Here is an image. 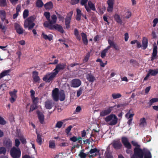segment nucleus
<instances>
[{
  "label": "nucleus",
  "instance_id": "obj_57",
  "mask_svg": "<svg viewBox=\"0 0 158 158\" xmlns=\"http://www.w3.org/2000/svg\"><path fill=\"white\" fill-rule=\"evenodd\" d=\"M53 24H50V22H49V23H48L47 22H45L44 23V26L46 27H47L50 29V27L52 26Z\"/></svg>",
  "mask_w": 158,
  "mask_h": 158
},
{
  "label": "nucleus",
  "instance_id": "obj_46",
  "mask_svg": "<svg viewBox=\"0 0 158 158\" xmlns=\"http://www.w3.org/2000/svg\"><path fill=\"white\" fill-rule=\"evenodd\" d=\"M99 152L100 150H98L96 148H94L91 149L89 152L90 154H92L95 153H99Z\"/></svg>",
  "mask_w": 158,
  "mask_h": 158
},
{
  "label": "nucleus",
  "instance_id": "obj_51",
  "mask_svg": "<svg viewBox=\"0 0 158 158\" xmlns=\"http://www.w3.org/2000/svg\"><path fill=\"white\" fill-rule=\"evenodd\" d=\"M83 90V88L80 87V89H79L77 91V97H78L82 94Z\"/></svg>",
  "mask_w": 158,
  "mask_h": 158
},
{
  "label": "nucleus",
  "instance_id": "obj_62",
  "mask_svg": "<svg viewBox=\"0 0 158 158\" xmlns=\"http://www.w3.org/2000/svg\"><path fill=\"white\" fill-rule=\"evenodd\" d=\"M28 15V11L27 10H25L23 13V17L25 19L27 17Z\"/></svg>",
  "mask_w": 158,
  "mask_h": 158
},
{
  "label": "nucleus",
  "instance_id": "obj_18",
  "mask_svg": "<svg viewBox=\"0 0 158 158\" xmlns=\"http://www.w3.org/2000/svg\"><path fill=\"white\" fill-rule=\"evenodd\" d=\"M15 27L16 32L19 34H22L23 33L24 30L21 26L17 23H15Z\"/></svg>",
  "mask_w": 158,
  "mask_h": 158
},
{
  "label": "nucleus",
  "instance_id": "obj_27",
  "mask_svg": "<svg viewBox=\"0 0 158 158\" xmlns=\"http://www.w3.org/2000/svg\"><path fill=\"white\" fill-rule=\"evenodd\" d=\"M71 19L70 17H66L65 19V24L66 27L67 29H69L70 27L69 24L70 23Z\"/></svg>",
  "mask_w": 158,
  "mask_h": 158
},
{
  "label": "nucleus",
  "instance_id": "obj_6",
  "mask_svg": "<svg viewBox=\"0 0 158 158\" xmlns=\"http://www.w3.org/2000/svg\"><path fill=\"white\" fill-rule=\"evenodd\" d=\"M59 89L56 88L52 91V97L53 100L56 102H57L59 100Z\"/></svg>",
  "mask_w": 158,
  "mask_h": 158
},
{
  "label": "nucleus",
  "instance_id": "obj_3",
  "mask_svg": "<svg viewBox=\"0 0 158 158\" xmlns=\"http://www.w3.org/2000/svg\"><path fill=\"white\" fill-rule=\"evenodd\" d=\"M35 18L34 16H31L25 20L24 23V27L25 28H28L29 30H31L35 25L33 23Z\"/></svg>",
  "mask_w": 158,
  "mask_h": 158
},
{
  "label": "nucleus",
  "instance_id": "obj_10",
  "mask_svg": "<svg viewBox=\"0 0 158 158\" xmlns=\"http://www.w3.org/2000/svg\"><path fill=\"white\" fill-rule=\"evenodd\" d=\"M81 82L80 80L78 79H73L71 81V87L73 88H77L80 86Z\"/></svg>",
  "mask_w": 158,
  "mask_h": 158
},
{
  "label": "nucleus",
  "instance_id": "obj_15",
  "mask_svg": "<svg viewBox=\"0 0 158 158\" xmlns=\"http://www.w3.org/2000/svg\"><path fill=\"white\" fill-rule=\"evenodd\" d=\"M3 145L6 148H9L12 147V141L10 139L6 138L4 140Z\"/></svg>",
  "mask_w": 158,
  "mask_h": 158
},
{
  "label": "nucleus",
  "instance_id": "obj_1",
  "mask_svg": "<svg viewBox=\"0 0 158 158\" xmlns=\"http://www.w3.org/2000/svg\"><path fill=\"white\" fill-rule=\"evenodd\" d=\"M152 155L149 150L146 148H134V154L131 158H151Z\"/></svg>",
  "mask_w": 158,
  "mask_h": 158
},
{
  "label": "nucleus",
  "instance_id": "obj_28",
  "mask_svg": "<svg viewBox=\"0 0 158 158\" xmlns=\"http://www.w3.org/2000/svg\"><path fill=\"white\" fill-rule=\"evenodd\" d=\"M81 35L84 44L85 45L87 44L88 43V40L86 35L83 32L82 33Z\"/></svg>",
  "mask_w": 158,
  "mask_h": 158
},
{
  "label": "nucleus",
  "instance_id": "obj_4",
  "mask_svg": "<svg viewBox=\"0 0 158 158\" xmlns=\"http://www.w3.org/2000/svg\"><path fill=\"white\" fill-rule=\"evenodd\" d=\"M10 154L12 158H20L21 156V151L19 148L13 147L10 149Z\"/></svg>",
  "mask_w": 158,
  "mask_h": 158
},
{
  "label": "nucleus",
  "instance_id": "obj_38",
  "mask_svg": "<svg viewBox=\"0 0 158 158\" xmlns=\"http://www.w3.org/2000/svg\"><path fill=\"white\" fill-rule=\"evenodd\" d=\"M157 50H153L152 54V56L151 57V60L152 61H153L156 58V57H157Z\"/></svg>",
  "mask_w": 158,
  "mask_h": 158
},
{
  "label": "nucleus",
  "instance_id": "obj_56",
  "mask_svg": "<svg viewBox=\"0 0 158 158\" xmlns=\"http://www.w3.org/2000/svg\"><path fill=\"white\" fill-rule=\"evenodd\" d=\"M127 148V149L126 150V152L128 154H131L132 153V150L131 149V148L132 147L131 145L129 147H125Z\"/></svg>",
  "mask_w": 158,
  "mask_h": 158
},
{
  "label": "nucleus",
  "instance_id": "obj_17",
  "mask_svg": "<svg viewBox=\"0 0 158 158\" xmlns=\"http://www.w3.org/2000/svg\"><path fill=\"white\" fill-rule=\"evenodd\" d=\"M54 29L58 30L61 33H63L64 32V30L62 27L58 24L53 25L50 28V29Z\"/></svg>",
  "mask_w": 158,
  "mask_h": 158
},
{
  "label": "nucleus",
  "instance_id": "obj_49",
  "mask_svg": "<svg viewBox=\"0 0 158 158\" xmlns=\"http://www.w3.org/2000/svg\"><path fill=\"white\" fill-rule=\"evenodd\" d=\"M88 6L89 8L93 10H94L95 9V7L93 4L90 1H89L88 2Z\"/></svg>",
  "mask_w": 158,
  "mask_h": 158
},
{
  "label": "nucleus",
  "instance_id": "obj_50",
  "mask_svg": "<svg viewBox=\"0 0 158 158\" xmlns=\"http://www.w3.org/2000/svg\"><path fill=\"white\" fill-rule=\"evenodd\" d=\"M31 100L32 101V104H37L38 103L39 98L36 97L31 98Z\"/></svg>",
  "mask_w": 158,
  "mask_h": 158
},
{
  "label": "nucleus",
  "instance_id": "obj_22",
  "mask_svg": "<svg viewBox=\"0 0 158 158\" xmlns=\"http://www.w3.org/2000/svg\"><path fill=\"white\" fill-rule=\"evenodd\" d=\"M10 69L6 70H4L2 73H0V80L2 77L10 75Z\"/></svg>",
  "mask_w": 158,
  "mask_h": 158
},
{
  "label": "nucleus",
  "instance_id": "obj_39",
  "mask_svg": "<svg viewBox=\"0 0 158 158\" xmlns=\"http://www.w3.org/2000/svg\"><path fill=\"white\" fill-rule=\"evenodd\" d=\"M37 104H31V107L30 108L29 112H32L34 110L36 109L37 108Z\"/></svg>",
  "mask_w": 158,
  "mask_h": 158
},
{
  "label": "nucleus",
  "instance_id": "obj_63",
  "mask_svg": "<svg viewBox=\"0 0 158 158\" xmlns=\"http://www.w3.org/2000/svg\"><path fill=\"white\" fill-rule=\"evenodd\" d=\"M0 28L2 30H3L4 32H5L6 28V26L4 25L3 23H0Z\"/></svg>",
  "mask_w": 158,
  "mask_h": 158
},
{
  "label": "nucleus",
  "instance_id": "obj_2",
  "mask_svg": "<svg viewBox=\"0 0 158 158\" xmlns=\"http://www.w3.org/2000/svg\"><path fill=\"white\" fill-rule=\"evenodd\" d=\"M118 118L115 114H111L105 118L106 122L108 123V124L110 126H114L117 124Z\"/></svg>",
  "mask_w": 158,
  "mask_h": 158
},
{
  "label": "nucleus",
  "instance_id": "obj_48",
  "mask_svg": "<svg viewBox=\"0 0 158 158\" xmlns=\"http://www.w3.org/2000/svg\"><path fill=\"white\" fill-rule=\"evenodd\" d=\"M131 143L133 146L135 147V148H140V145L138 144L137 142L132 140Z\"/></svg>",
  "mask_w": 158,
  "mask_h": 158
},
{
  "label": "nucleus",
  "instance_id": "obj_40",
  "mask_svg": "<svg viewBox=\"0 0 158 158\" xmlns=\"http://www.w3.org/2000/svg\"><path fill=\"white\" fill-rule=\"evenodd\" d=\"M6 152V148L4 147H0V154L5 155Z\"/></svg>",
  "mask_w": 158,
  "mask_h": 158
},
{
  "label": "nucleus",
  "instance_id": "obj_14",
  "mask_svg": "<svg viewBox=\"0 0 158 158\" xmlns=\"http://www.w3.org/2000/svg\"><path fill=\"white\" fill-rule=\"evenodd\" d=\"M32 74L33 81L35 82H39L40 81V78L38 76V72L36 71H33Z\"/></svg>",
  "mask_w": 158,
  "mask_h": 158
},
{
  "label": "nucleus",
  "instance_id": "obj_19",
  "mask_svg": "<svg viewBox=\"0 0 158 158\" xmlns=\"http://www.w3.org/2000/svg\"><path fill=\"white\" fill-rule=\"evenodd\" d=\"M122 142L125 147H129L131 145L129 142L128 139L126 137H123L122 138Z\"/></svg>",
  "mask_w": 158,
  "mask_h": 158
},
{
  "label": "nucleus",
  "instance_id": "obj_44",
  "mask_svg": "<svg viewBox=\"0 0 158 158\" xmlns=\"http://www.w3.org/2000/svg\"><path fill=\"white\" fill-rule=\"evenodd\" d=\"M74 34L76 36L77 38L79 40H81V37L79 35V31L76 28H75L74 30Z\"/></svg>",
  "mask_w": 158,
  "mask_h": 158
},
{
  "label": "nucleus",
  "instance_id": "obj_5",
  "mask_svg": "<svg viewBox=\"0 0 158 158\" xmlns=\"http://www.w3.org/2000/svg\"><path fill=\"white\" fill-rule=\"evenodd\" d=\"M58 73L57 72L52 71V73H48L44 76L43 78V80L46 82L50 83L54 79Z\"/></svg>",
  "mask_w": 158,
  "mask_h": 158
},
{
  "label": "nucleus",
  "instance_id": "obj_24",
  "mask_svg": "<svg viewBox=\"0 0 158 158\" xmlns=\"http://www.w3.org/2000/svg\"><path fill=\"white\" fill-rule=\"evenodd\" d=\"M70 140L74 142H76L77 141H78V143H80L82 141V138L80 137H79L77 138L76 137L73 136V137H71L70 139Z\"/></svg>",
  "mask_w": 158,
  "mask_h": 158
},
{
  "label": "nucleus",
  "instance_id": "obj_23",
  "mask_svg": "<svg viewBox=\"0 0 158 158\" xmlns=\"http://www.w3.org/2000/svg\"><path fill=\"white\" fill-rule=\"evenodd\" d=\"M36 134H37L36 142L39 145H41L42 143V135L39 134L37 132H36Z\"/></svg>",
  "mask_w": 158,
  "mask_h": 158
},
{
  "label": "nucleus",
  "instance_id": "obj_60",
  "mask_svg": "<svg viewBox=\"0 0 158 158\" xmlns=\"http://www.w3.org/2000/svg\"><path fill=\"white\" fill-rule=\"evenodd\" d=\"M6 123V121L3 118L0 116V124L4 125Z\"/></svg>",
  "mask_w": 158,
  "mask_h": 158
},
{
  "label": "nucleus",
  "instance_id": "obj_12",
  "mask_svg": "<svg viewBox=\"0 0 158 158\" xmlns=\"http://www.w3.org/2000/svg\"><path fill=\"white\" fill-rule=\"evenodd\" d=\"M54 102L52 100H47L45 102L44 106L46 109L50 110L53 107Z\"/></svg>",
  "mask_w": 158,
  "mask_h": 158
},
{
  "label": "nucleus",
  "instance_id": "obj_20",
  "mask_svg": "<svg viewBox=\"0 0 158 158\" xmlns=\"http://www.w3.org/2000/svg\"><path fill=\"white\" fill-rule=\"evenodd\" d=\"M114 0H108L107 3L108 7L107 8V10L109 12H111L112 11L113 8Z\"/></svg>",
  "mask_w": 158,
  "mask_h": 158
},
{
  "label": "nucleus",
  "instance_id": "obj_7",
  "mask_svg": "<svg viewBox=\"0 0 158 158\" xmlns=\"http://www.w3.org/2000/svg\"><path fill=\"white\" fill-rule=\"evenodd\" d=\"M112 145L113 148L116 150L120 149L122 146L120 140H114L112 143Z\"/></svg>",
  "mask_w": 158,
  "mask_h": 158
},
{
  "label": "nucleus",
  "instance_id": "obj_8",
  "mask_svg": "<svg viewBox=\"0 0 158 158\" xmlns=\"http://www.w3.org/2000/svg\"><path fill=\"white\" fill-rule=\"evenodd\" d=\"M114 107L110 106L107 109L102 110L100 113V116H105L107 115H108L111 113L112 111L113 110V109Z\"/></svg>",
  "mask_w": 158,
  "mask_h": 158
},
{
  "label": "nucleus",
  "instance_id": "obj_21",
  "mask_svg": "<svg viewBox=\"0 0 158 158\" xmlns=\"http://www.w3.org/2000/svg\"><path fill=\"white\" fill-rule=\"evenodd\" d=\"M86 78L87 80L90 83H92L95 80V78L91 73H88L86 75Z\"/></svg>",
  "mask_w": 158,
  "mask_h": 158
},
{
  "label": "nucleus",
  "instance_id": "obj_16",
  "mask_svg": "<svg viewBox=\"0 0 158 158\" xmlns=\"http://www.w3.org/2000/svg\"><path fill=\"white\" fill-rule=\"evenodd\" d=\"M37 114L38 115V118L40 123L42 124H44V115L42 112L39 111H37Z\"/></svg>",
  "mask_w": 158,
  "mask_h": 158
},
{
  "label": "nucleus",
  "instance_id": "obj_26",
  "mask_svg": "<svg viewBox=\"0 0 158 158\" xmlns=\"http://www.w3.org/2000/svg\"><path fill=\"white\" fill-rule=\"evenodd\" d=\"M114 18L116 21L118 23L121 24L122 23V21L121 19L120 16L118 14H115L114 16Z\"/></svg>",
  "mask_w": 158,
  "mask_h": 158
},
{
  "label": "nucleus",
  "instance_id": "obj_36",
  "mask_svg": "<svg viewBox=\"0 0 158 158\" xmlns=\"http://www.w3.org/2000/svg\"><path fill=\"white\" fill-rule=\"evenodd\" d=\"M42 35L44 38L45 40L48 39L49 41H51L52 40V36L51 35L48 36L45 34L44 33H42Z\"/></svg>",
  "mask_w": 158,
  "mask_h": 158
},
{
  "label": "nucleus",
  "instance_id": "obj_61",
  "mask_svg": "<svg viewBox=\"0 0 158 158\" xmlns=\"http://www.w3.org/2000/svg\"><path fill=\"white\" fill-rule=\"evenodd\" d=\"M107 50H103L101 52V56L102 58H104L106 56V53L107 52Z\"/></svg>",
  "mask_w": 158,
  "mask_h": 158
},
{
  "label": "nucleus",
  "instance_id": "obj_59",
  "mask_svg": "<svg viewBox=\"0 0 158 158\" xmlns=\"http://www.w3.org/2000/svg\"><path fill=\"white\" fill-rule=\"evenodd\" d=\"M8 83L7 81H6V83H3L0 85V88H2V89L4 90V89H6L8 88L6 86V84Z\"/></svg>",
  "mask_w": 158,
  "mask_h": 158
},
{
  "label": "nucleus",
  "instance_id": "obj_30",
  "mask_svg": "<svg viewBox=\"0 0 158 158\" xmlns=\"http://www.w3.org/2000/svg\"><path fill=\"white\" fill-rule=\"evenodd\" d=\"M108 42L109 44L110 45V46L112 47V48L115 49H117L118 48V46L110 40H108Z\"/></svg>",
  "mask_w": 158,
  "mask_h": 158
},
{
  "label": "nucleus",
  "instance_id": "obj_45",
  "mask_svg": "<svg viewBox=\"0 0 158 158\" xmlns=\"http://www.w3.org/2000/svg\"><path fill=\"white\" fill-rule=\"evenodd\" d=\"M90 56V52H88L87 53L86 56H85L84 59H83V61H84V62H88Z\"/></svg>",
  "mask_w": 158,
  "mask_h": 158
},
{
  "label": "nucleus",
  "instance_id": "obj_43",
  "mask_svg": "<svg viewBox=\"0 0 158 158\" xmlns=\"http://www.w3.org/2000/svg\"><path fill=\"white\" fill-rule=\"evenodd\" d=\"M44 5V4L41 0H37L36 5L37 7H42Z\"/></svg>",
  "mask_w": 158,
  "mask_h": 158
},
{
  "label": "nucleus",
  "instance_id": "obj_33",
  "mask_svg": "<svg viewBox=\"0 0 158 158\" xmlns=\"http://www.w3.org/2000/svg\"><path fill=\"white\" fill-rule=\"evenodd\" d=\"M146 124V121L145 118H143L140 119V123L139 126L140 127H143Z\"/></svg>",
  "mask_w": 158,
  "mask_h": 158
},
{
  "label": "nucleus",
  "instance_id": "obj_52",
  "mask_svg": "<svg viewBox=\"0 0 158 158\" xmlns=\"http://www.w3.org/2000/svg\"><path fill=\"white\" fill-rule=\"evenodd\" d=\"M84 151V150H81L82 152H81L80 154L78 155V156L80 157L81 158H86V155L83 152Z\"/></svg>",
  "mask_w": 158,
  "mask_h": 158
},
{
  "label": "nucleus",
  "instance_id": "obj_11",
  "mask_svg": "<svg viewBox=\"0 0 158 158\" xmlns=\"http://www.w3.org/2000/svg\"><path fill=\"white\" fill-rule=\"evenodd\" d=\"M17 92V90L14 89L13 91L9 92L10 96H11V98L10 99V102L11 103H13L15 101L16 99L17 98V95H16V93Z\"/></svg>",
  "mask_w": 158,
  "mask_h": 158
},
{
  "label": "nucleus",
  "instance_id": "obj_37",
  "mask_svg": "<svg viewBox=\"0 0 158 158\" xmlns=\"http://www.w3.org/2000/svg\"><path fill=\"white\" fill-rule=\"evenodd\" d=\"M131 111V110H129L128 112L125 115V116L126 118H128V119L132 118V117L134 115V113L130 114Z\"/></svg>",
  "mask_w": 158,
  "mask_h": 158
},
{
  "label": "nucleus",
  "instance_id": "obj_31",
  "mask_svg": "<svg viewBox=\"0 0 158 158\" xmlns=\"http://www.w3.org/2000/svg\"><path fill=\"white\" fill-rule=\"evenodd\" d=\"M44 6L46 9H50L53 8V4L51 2H50L45 4Z\"/></svg>",
  "mask_w": 158,
  "mask_h": 158
},
{
  "label": "nucleus",
  "instance_id": "obj_9",
  "mask_svg": "<svg viewBox=\"0 0 158 158\" xmlns=\"http://www.w3.org/2000/svg\"><path fill=\"white\" fill-rule=\"evenodd\" d=\"M66 65L65 63H59L56 65V68L53 70V72H56L58 73L60 71L63 70L65 68Z\"/></svg>",
  "mask_w": 158,
  "mask_h": 158
},
{
  "label": "nucleus",
  "instance_id": "obj_25",
  "mask_svg": "<svg viewBox=\"0 0 158 158\" xmlns=\"http://www.w3.org/2000/svg\"><path fill=\"white\" fill-rule=\"evenodd\" d=\"M59 98L60 100L61 101H63L65 100V94L64 90H62L59 92Z\"/></svg>",
  "mask_w": 158,
  "mask_h": 158
},
{
  "label": "nucleus",
  "instance_id": "obj_41",
  "mask_svg": "<svg viewBox=\"0 0 158 158\" xmlns=\"http://www.w3.org/2000/svg\"><path fill=\"white\" fill-rule=\"evenodd\" d=\"M55 147V144L54 140H50L49 142V147L50 148H54Z\"/></svg>",
  "mask_w": 158,
  "mask_h": 158
},
{
  "label": "nucleus",
  "instance_id": "obj_35",
  "mask_svg": "<svg viewBox=\"0 0 158 158\" xmlns=\"http://www.w3.org/2000/svg\"><path fill=\"white\" fill-rule=\"evenodd\" d=\"M51 18L52 19V20H50V19L49 20V22H50V24H54L56 22L57 17L56 16L53 15H52L51 16Z\"/></svg>",
  "mask_w": 158,
  "mask_h": 158
},
{
  "label": "nucleus",
  "instance_id": "obj_47",
  "mask_svg": "<svg viewBox=\"0 0 158 158\" xmlns=\"http://www.w3.org/2000/svg\"><path fill=\"white\" fill-rule=\"evenodd\" d=\"M158 102V98H153L150 100L149 102V105L151 106L152 104L155 102Z\"/></svg>",
  "mask_w": 158,
  "mask_h": 158
},
{
  "label": "nucleus",
  "instance_id": "obj_42",
  "mask_svg": "<svg viewBox=\"0 0 158 158\" xmlns=\"http://www.w3.org/2000/svg\"><path fill=\"white\" fill-rule=\"evenodd\" d=\"M63 124V122L61 121H59L56 123L55 125V128H61Z\"/></svg>",
  "mask_w": 158,
  "mask_h": 158
},
{
  "label": "nucleus",
  "instance_id": "obj_34",
  "mask_svg": "<svg viewBox=\"0 0 158 158\" xmlns=\"http://www.w3.org/2000/svg\"><path fill=\"white\" fill-rule=\"evenodd\" d=\"M113 99H117L122 97V95L119 93H113L111 94Z\"/></svg>",
  "mask_w": 158,
  "mask_h": 158
},
{
  "label": "nucleus",
  "instance_id": "obj_54",
  "mask_svg": "<svg viewBox=\"0 0 158 158\" xmlns=\"http://www.w3.org/2000/svg\"><path fill=\"white\" fill-rule=\"evenodd\" d=\"M135 43L137 44V47L138 48H139V46L140 45V42H139L137 40H135L131 42V44H134Z\"/></svg>",
  "mask_w": 158,
  "mask_h": 158
},
{
  "label": "nucleus",
  "instance_id": "obj_55",
  "mask_svg": "<svg viewBox=\"0 0 158 158\" xmlns=\"http://www.w3.org/2000/svg\"><path fill=\"white\" fill-rule=\"evenodd\" d=\"M6 0H0V6H6Z\"/></svg>",
  "mask_w": 158,
  "mask_h": 158
},
{
  "label": "nucleus",
  "instance_id": "obj_53",
  "mask_svg": "<svg viewBox=\"0 0 158 158\" xmlns=\"http://www.w3.org/2000/svg\"><path fill=\"white\" fill-rule=\"evenodd\" d=\"M73 127V126L70 125L67 127L65 130V132L67 135L69 134V132L71 131V129Z\"/></svg>",
  "mask_w": 158,
  "mask_h": 158
},
{
  "label": "nucleus",
  "instance_id": "obj_64",
  "mask_svg": "<svg viewBox=\"0 0 158 158\" xmlns=\"http://www.w3.org/2000/svg\"><path fill=\"white\" fill-rule=\"evenodd\" d=\"M105 158H114L112 155L110 153H107L106 155Z\"/></svg>",
  "mask_w": 158,
  "mask_h": 158
},
{
  "label": "nucleus",
  "instance_id": "obj_13",
  "mask_svg": "<svg viewBox=\"0 0 158 158\" xmlns=\"http://www.w3.org/2000/svg\"><path fill=\"white\" fill-rule=\"evenodd\" d=\"M148 40L147 38L144 37L143 38L142 40V44H141L140 43L139 48H142L143 49H145L147 48L148 46Z\"/></svg>",
  "mask_w": 158,
  "mask_h": 158
},
{
  "label": "nucleus",
  "instance_id": "obj_29",
  "mask_svg": "<svg viewBox=\"0 0 158 158\" xmlns=\"http://www.w3.org/2000/svg\"><path fill=\"white\" fill-rule=\"evenodd\" d=\"M148 72L149 73L151 74V76H155L158 73V69H150L149 70Z\"/></svg>",
  "mask_w": 158,
  "mask_h": 158
},
{
  "label": "nucleus",
  "instance_id": "obj_58",
  "mask_svg": "<svg viewBox=\"0 0 158 158\" xmlns=\"http://www.w3.org/2000/svg\"><path fill=\"white\" fill-rule=\"evenodd\" d=\"M44 15L46 17L47 19L49 21L50 17V13L48 12H46L44 13Z\"/></svg>",
  "mask_w": 158,
  "mask_h": 158
},
{
  "label": "nucleus",
  "instance_id": "obj_32",
  "mask_svg": "<svg viewBox=\"0 0 158 158\" xmlns=\"http://www.w3.org/2000/svg\"><path fill=\"white\" fill-rule=\"evenodd\" d=\"M0 15L2 21H4L6 18V12L5 10H0Z\"/></svg>",
  "mask_w": 158,
  "mask_h": 158
}]
</instances>
